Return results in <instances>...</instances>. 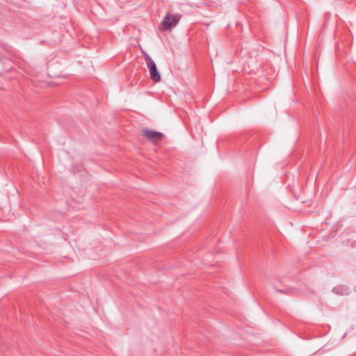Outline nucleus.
I'll return each mask as SVG.
<instances>
[{
  "mask_svg": "<svg viewBox=\"0 0 356 356\" xmlns=\"http://www.w3.org/2000/svg\"><path fill=\"white\" fill-rule=\"evenodd\" d=\"M145 60L149 70L150 78L156 83L160 81L161 76L156 68L155 62L147 54H145Z\"/></svg>",
  "mask_w": 356,
  "mask_h": 356,
  "instance_id": "1",
  "label": "nucleus"
},
{
  "mask_svg": "<svg viewBox=\"0 0 356 356\" xmlns=\"http://www.w3.org/2000/svg\"><path fill=\"white\" fill-rule=\"evenodd\" d=\"M180 18V15H170L167 13L162 22L161 29L163 31H167L175 27L179 22Z\"/></svg>",
  "mask_w": 356,
  "mask_h": 356,
  "instance_id": "2",
  "label": "nucleus"
},
{
  "mask_svg": "<svg viewBox=\"0 0 356 356\" xmlns=\"http://www.w3.org/2000/svg\"><path fill=\"white\" fill-rule=\"evenodd\" d=\"M143 135L147 139L152 142L159 141L163 138V134L161 133L151 130H145L143 131Z\"/></svg>",
  "mask_w": 356,
  "mask_h": 356,
  "instance_id": "3",
  "label": "nucleus"
},
{
  "mask_svg": "<svg viewBox=\"0 0 356 356\" xmlns=\"http://www.w3.org/2000/svg\"><path fill=\"white\" fill-rule=\"evenodd\" d=\"M332 291L334 293H335L336 294H339V295H343V294L341 291H340V288H338V287L334 288L332 289Z\"/></svg>",
  "mask_w": 356,
  "mask_h": 356,
  "instance_id": "4",
  "label": "nucleus"
},
{
  "mask_svg": "<svg viewBox=\"0 0 356 356\" xmlns=\"http://www.w3.org/2000/svg\"><path fill=\"white\" fill-rule=\"evenodd\" d=\"M277 291L280 293H284L282 290L277 289Z\"/></svg>",
  "mask_w": 356,
  "mask_h": 356,
  "instance_id": "5",
  "label": "nucleus"
}]
</instances>
